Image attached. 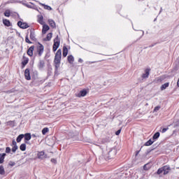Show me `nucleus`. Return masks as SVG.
<instances>
[{
    "label": "nucleus",
    "instance_id": "6e6d98bb",
    "mask_svg": "<svg viewBox=\"0 0 179 179\" xmlns=\"http://www.w3.org/2000/svg\"><path fill=\"white\" fill-rule=\"evenodd\" d=\"M142 148H143V146H141V149H142Z\"/></svg>",
    "mask_w": 179,
    "mask_h": 179
},
{
    "label": "nucleus",
    "instance_id": "e433bc0d",
    "mask_svg": "<svg viewBox=\"0 0 179 179\" xmlns=\"http://www.w3.org/2000/svg\"><path fill=\"white\" fill-rule=\"evenodd\" d=\"M16 164V163H15V162H12L10 161L8 163V166H10L11 167H13V166H15Z\"/></svg>",
    "mask_w": 179,
    "mask_h": 179
},
{
    "label": "nucleus",
    "instance_id": "c03bdc74",
    "mask_svg": "<svg viewBox=\"0 0 179 179\" xmlns=\"http://www.w3.org/2000/svg\"><path fill=\"white\" fill-rule=\"evenodd\" d=\"M120 134H121V129L117 130L116 132H115V135L118 136L120 135Z\"/></svg>",
    "mask_w": 179,
    "mask_h": 179
},
{
    "label": "nucleus",
    "instance_id": "0eeeda50",
    "mask_svg": "<svg viewBox=\"0 0 179 179\" xmlns=\"http://www.w3.org/2000/svg\"><path fill=\"white\" fill-rule=\"evenodd\" d=\"M38 55L39 57H41L43 55V52H44V45L43 44L40 43V42L38 43Z\"/></svg>",
    "mask_w": 179,
    "mask_h": 179
},
{
    "label": "nucleus",
    "instance_id": "7ed1b4c3",
    "mask_svg": "<svg viewBox=\"0 0 179 179\" xmlns=\"http://www.w3.org/2000/svg\"><path fill=\"white\" fill-rule=\"evenodd\" d=\"M117 155V149L115 148H111L109 152H108V160L111 159H114L115 156Z\"/></svg>",
    "mask_w": 179,
    "mask_h": 179
},
{
    "label": "nucleus",
    "instance_id": "8fccbe9b",
    "mask_svg": "<svg viewBox=\"0 0 179 179\" xmlns=\"http://www.w3.org/2000/svg\"><path fill=\"white\" fill-rule=\"evenodd\" d=\"M36 134H32V138H36Z\"/></svg>",
    "mask_w": 179,
    "mask_h": 179
},
{
    "label": "nucleus",
    "instance_id": "1a4fd4ad",
    "mask_svg": "<svg viewBox=\"0 0 179 179\" xmlns=\"http://www.w3.org/2000/svg\"><path fill=\"white\" fill-rule=\"evenodd\" d=\"M18 27H20V29H28L29 24H27V22H22V21H19L17 22Z\"/></svg>",
    "mask_w": 179,
    "mask_h": 179
},
{
    "label": "nucleus",
    "instance_id": "4be33fe9",
    "mask_svg": "<svg viewBox=\"0 0 179 179\" xmlns=\"http://www.w3.org/2000/svg\"><path fill=\"white\" fill-rule=\"evenodd\" d=\"M39 5L44 6V9H46L47 10H52V8L50 6L45 5L43 3H39Z\"/></svg>",
    "mask_w": 179,
    "mask_h": 179
},
{
    "label": "nucleus",
    "instance_id": "4468645a",
    "mask_svg": "<svg viewBox=\"0 0 179 179\" xmlns=\"http://www.w3.org/2000/svg\"><path fill=\"white\" fill-rule=\"evenodd\" d=\"M34 45L31 46L27 50V55L33 57V51H34Z\"/></svg>",
    "mask_w": 179,
    "mask_h": 179
},
{
    "label": "nucleus",
    "instance_id": "f03ea898",
    "mask_svg": "<svg viewBox=\"0 0 179 179\" xmlns=\"http://www.w3.org/2000/svg\"><path fill=\"white\" fill-rule=\"evenodd\" d=\"M59 44H61V40L59 39V36L57 35L55 38L54 39V43H53V52H55L58 48H59Z\"/></svg>",
    "mask_w": 179,
    "mask_h": 179
},
{
    "label": "nucleus",
    "instance_id": "a211bd4d",
    "mask_svg": "<svg viewBox=\"0 0 179 179\" xmlns=\"http://www.w3.org/2000/svg\"><path fill=\"white\" fill-rule=\"evenodd\" d=\"M51 38H52V32L48 34L46 38H45L43 39V41H50Z\"/></svg>",
    "mask_w": 179,
    "mask_h": 179
},
{
    "label": "nucleus",
    "instance_id": "f3484780",
    "mask_svg": "<svg viewBox=\"0 0 179 179\" xmlns=\"http://www.w3.org/2000/svg\"><path fill=\"white\" fill-rule=\"evenodd\" d=\"M48 23L52 29H55L57 27V25L55 24V22L53 20H48Z\"/></svg>",
    "mask_w": 179,
    "mask_h": 179
},
{
    "label": "nucleus",
    "instance_id": "412c9836",
    "mask_svg": "<svg viewBox=\"0 0 179 179\" xmlns=\"http://www.w3.org/2000/svg\"><path fill=\"white\" fill-rule=\"evenodd\" d=\"M3 24H4V26H6L7 27H10V21H9V20H3Z\"/></svg>",
    "mask_w": 179,
    "mask_h": 179
},
{
    "label": "nucleus",
    "instance_id": "37998d69",
    "mask_svg": "<svg viewBox=\"0 0 179 179\" xmlns=\"http://www.w3.org/2000/svg\"><path fill=\"white\" fill-rule=\"evenodd\" d=\"M148 164H146L144 165V166H143L144 170H149V168H148Z\"/></svg>",
    "mask_w": 179,
    "mask_h": 179
},
{
    "label": "nucleus",
    "instance_id": "a18cd8bd",
    "mask_svg": "<svg viewBox=\"0 0 179 179\" xmlns=\"http://www.w3.org/2000/svg\"><path fill=\"white\" fill-rule=\"evenodd\" d=\"M152 152V150H148L146 152V155H149Z\"/></svg>",
    "mask_w": 179,
    "mask_h": 179
},
{
    "label": "nucleus",
    "instance_id": "58836bf2",
    "mask_svg": "<svg viewBox=\"0 0 179 179\" xmlns=\"http://www.w3.org/2000/svg\"><path fill=\"white\" fill-rule=\"evenodd\" d=\"M6 153H10V147L6 148Z\"/></svg>",
    "mask_w": 179,
    "mask_h": 179
},
{
    "label": "nucleus",
    "instance_id": "7c9ffc66",
    "mask_svg": "<svg viewBox=\"0 0 179 179\" xmlns=\"http://www.w3.org/2000/svg\"><path fill=\"white\" fill-rule=\"evenodd\" d=\"M20 150H22V152H24V150H26V144L24 143L21 144L20 146Z\"/></svg>",
    "mask_w": 179,
    "mask_h": 179
},
{
    "label": "nucleus",
    "instance_id": "393cba45",
    "mask_svg": "<svg viewBox=\"0 0 179 179\" xmlns=\"http://www.w3.org/2000/svg\"><path fill=\"white\" fill-rule=\"evenodd\" d=\"M169 83H166L161 86L160 89L161 90H166V89H167V87H169Z\"/></svg>",
    "mask_w": 179,
    "mask_h": 179
},
{
    "label": "nucleus",
    "instance_id": "cd10ccee",
    "mask_svg": "<svg viewBox=\"0 0 179 179\" xmlns=\"http://www.w3.org/2000/svg\"><path fill=\"white\" fill-rule=\"evenodd\" d=\"M44 17L43 15H41L38 17V22L40 23V24H44V21H43Z\"/></svg>",
    "mask_w": 179,
    "mask_h": 179
},
{
    "label": "nucleus",
    "instance_id": "9d476101",
    "mask_svg": "<svg viewBox=\"0 0 179 179\" xmlns=\"http://www.w3.org/2000/svg\"><path fill=\"white\" fill-rule=\"evenodd\" d=\"M162 169L164 170V176H166V174H169V171H171V168L169 165H165L162 166Z\"/></svg>",
    "mask_w": 179,
    "mask_h": 179
},
{
    "label": "nucleus",
    "instance_id": "603ef678",
    "mask_svg": "<svg viewBox=\"0 0 179 179\" xmlns=\"http://www.w3.org/2000/svg\"><path fill=\"white\" fill-rule=\"evenodd\" d=\"M143 34H145V31H143V34H142V36H143Z\"/></svg>",
    "mask_w": 179,
    "mask_h": 179
},
{
    "label": "nucleus",
    "instance_id": "49530a36",
    "mask_svg": "<svg viewBox=\"0 0 179 179\" xmlns=\"http://www.w3.org/2000/svg\"><path fill=\"white\" fill-rule=\"evenodd\" d=\"M141 152V150H138L136 152V156H138V155H139V152Z\"/></svg>",
    "mask_w": 179,
    "mask_h": 179
},
{
    "label": "nucleus",
    "instance_id": "4d7b16f0",
    "mask_svg": "<svg viewBox=\"0 0 179 179\" xmlns=\"http://www.w3.org/2000/svg\"><path fill=\"white\" fill-rule=\"evenodd\" d=\"M0 125H1V121H0Z\"/></svg>",
    "mask_w": 179,
    "mask_h": 179
},
{
    "label": "nucleus",
    "instance_id": "f704fd0d",
    "mask_svg": "<svg viewBox=\"0 0 179 179\" xmlns=\"http://www.w3.org/2000/svg\"><path fill=\"white\" fill-rule=\"evenodd\" d=\"M48 132V127H45L42 130V134L43 135H45V134Z\"/></svg>",
    "mask_w": 179,
    "mask_h": 179
},
{
    "label": "nucleus",
    "instance_id": "5701e85b",
    "mask_svg": "<svg viewBox=\"0 0 179 179\" xmlns=\"http://www.w3.org/2000/svg\"><path fill=\"white\" fill-rule=\"evenodd\" d=\"M24 141H30L31 139V134L30 133H27L24 135Z\"/></svg>",
    "mask_w": 179,
    "mask_h": 179
},
{
    "label": "nucleus",
    "instance_id": "2f4dec72",
    "mask_svg": "<svg viewBox=\"0 0 179 179\" xmlns=\"http://www.w3.org/2000/svg\"><path fill=\"white\" fill-rule=\"evenodd\" d=\"M4 16H6V17H9V16H10V10H6L4 12Z\"/></svg>",
    "mask_w": 179,
    "mask_h": 179
},
{
    "label": "nucleus",
    "instance_id": "423d86ee",
    "mask_svg": "<svg viewBox=\"0 0 179 179\" xmlns=\"http://www.w3.org/2000/svg\"><path fill=\"white\" fill-rule=\"evenodd\" d=\"M29 30L30 31V40H31L32 41H36L37 38H36V32L34 31V29H30Z\"/></svg>",
    "mask_w": 179,
    "mask_h": 179
},
{
    "label": "nucleus",
    "instance_id": "6ab92c4d",
    "mask_svg": "<svg viewBox=\"0 0 179 179\" xmlns=\"http://www.w3.org/2000/svg\"><path fill=\"white\" fill-rule=\"evenodd\" d=\"M20 3H22L24 5V6H27V8H29L30 9H33V3L31 2H29L31 4H27L23 1H20Z\"/></svg>",
    "mask_w": 179,
    "mask_h": 179
},
{
    "label": "nucleus",
    "instance_id": "b1692460",
    "mask_svg": "<svg viewBox=\"0 0 179 179\" xmlns=\"http://www.w3.org/2000/svg\"><path fill=\"white\" fill-rule=\"evenodd\" d=\"M68 55V48L66 46L63 47V57L65 58Z\"/></svg>",
    "mask_w": 179,
    "mask_h": 179
},
{
    "label": "nucleus",
    "instance_id": "aec40b11",
    "mask_svg": "<svg viewBox=\"0 0 179 179\" xmlns=\"http://www.w3.org/2000/svg\"><path fill=\"white\" fill-rule=\"evenodd\" d=\"M5 156H6V153L0 154V164H2V163H3V162H5Z\"/></svg>",
    "mask_w": 179,
    "mask_h": 179
},
{
    "label": "nucleus",
    "instance_id": "3c124183",
    "mask_svg": "<svg viewBox=\"0 0 179 179\" xmlns=\"http://www.w3.org/2000/svg\"><path fill=\"white\" fill-rule=\"evenodd\" d=\"M162 10H163V8H161V10H160V11H159V13H160Z\"/></svg>",
    "mask_w": 179,
    "mask_h": 179
},
{
    "label": "nucleus",
    "instance_id": "6e6552de",
    "mask_svg": "<svg viewBox=\"0 0 179 179\" xmlns=\"http://www.w3.org/2000/svg\"><path fill=\"white\" fill-rule=\"evenodd\" d=\"M149 75H150V69H146L145 70V73L141 76L142 80L148 79V78H149Z\"/></svg>",
    "mask_w": 179,
    "mask_h": 179
},
{
    "label": "nucleus",
    "instance_id": "864d4df0",
    "mask_svg": "<svg viewBox=\"0 0 179 179\" xmlns=\"http://www.w3.org/2000/svg\"><path fill=\"white\" fill-rule=\"evenodd\" d=\"M150 47H153V45H151Z\"/></svg>",
    "mask_w": 179,
    "mask_h": 179
},
{
    "label": "nucleus",
    "instance_id": "f257e3e1",
    "mask_svg": "<svg viewBox=\"0 0 179 179\" xmlns=\"http://www.w3.org/2000/svg\"><path fill=\"white\" fill-rule=\"evenodd\" d=\"M62 57V50H61V49H59L55 56V73H57V72H58V69L59 68L60 65H61V58Z\"/></svg>",
    "mask_w": 179,
    "mask_h": 179
},
{
    "label": "nucleus",
    "instance_id": "72a5a7b5",
    "mask_svg": "<svg viewBox=\"0 0 179 179\" xmlns=\"http://www.w3.org/2000/svg\"><path fill=\"white\" fill-rule=\"evenodd\" d=\"M164 173V169H163V166L162 168H159L157 171V174H158V176H159V174Z\"/></svg>",
    "mask_w": 179,
    "mask_h": 179
},
{
    "label": "nucleus",
    "instance_id": "20e7f679",
    "mask_svg": "<svg viewBox=\"0 0 179 179\" xmlns=\"http://www.w3.org/2000/svg\"><path fill=\"white\" fill-rule=\"evenodd\" d=\"M89 93V90L83 89L79 93L76 94V97H85Z\"/></svg>",
    "mask_w": 179,
    "mask_h": 179
},
{
    "label": "nucleus",
    "instance_id": "5fc2aeb1",
    "mask_svg": "<svg viewBox=\"0 0 179 179\" xmlns=\"http://www.w3.org/2000/svg\"><path fill=\"white\" fill-rule=\"evenodd\" d=\"M145 106H148V103H146V104H145Z\"/></svg>",
    "mask_w": 179,
    "mask_h": 179
},
{
    "label": "nucleus",
    "instance_id": "c756f323",
    "mask_svg": "<svg viewBox=\"0 0 179 179\" xmlns=\"http://www.w3.org/2000/svg\"><path fill=\"white\" fill-rule=\"evenodd\" d=\"M160 137V133L159 132H157L155 133L153 136H152V139L155 141L156 139H159V138Z\"/></svg>",
    "mask_w": 179,
    "mask_h": 179
},
{
    "label": "nucleus",
    "instance_id": "ddd939ff",
    "mask_svg": "<svg viewBox=\"0 0 179 179\" xmlns=\"http://www.w3.org/2000/svg\"><path fill=\"white\" fill-rule=\"evenodd\" d=\"M67 61L69 64H71V65L73 64V62H75V57L72 55H70L67 57Z\"/></svg>",
    "mask_w": 179,
    "mask_h": 179
},
{
    "label": "nucleus",
    "instance_id": "f8f14e48",
    "mask_svg": "<svg viewBox=\"0 0 179 179\" xmlns=\"http://www.w3.org/2000/svg\"><path fill=\"white\" fill-rule=\"evenodd\" d=\"M29 64V58L24 57V55H23L22 57V69H23V68H24V66H26V64Z\"/></svg>",
    "mask_w": 179,
    "mask_h": 179
},
{
    "label": "nucleus",
    "instance_id": "9b49d317",
    "mask_svg": "<svg viewBox=\"0 0 179 179\" xmlns=\"http://www.w3.org/2000/svg\"><path fill=\"white\" fill-rule=\"evenodd\" d=\"M24 77L27 80H30L31 79V76H30V69H27L24 71Z\"/></svg>",
    "mask_w": 179,
    "mask_h": 179
},
{
    "label": "nucleus",
    "instance_id": "a878e982",
    "mask_svg": "<svg viewBox=\"0 0 179 179\" xmlns=\"http://www.w3.org/2000/svg\"><path fill=\"white\" fill-rule=\"evenodd\" d=\"M24 138V134H20L16 139V141L17 142V143H19V142L22 141V139Z\"/></svg>",
    "mask_w": 179,
    "mask_h": 179
},
{
    "label": "nucleus",
    "instance_id": "09e8293b",
    "mask_svg": "<svg viewBox=\"0 0 179 179\" xmlns=\"http://www.w3.org/2000/svg\"><path fill=\"white\" fill-rule=\"evenodd\" d=\"M8 124H12V123H13V121H9V122H8Z\"/></svg>",
    "mask_w": 179,
    "mask_h": 179
},
{
    "label": "nucleus",
    "instance_id": "ea45409f",
    "mask_svg": "<svg viewBox=\"0 0 179 179\" xmlns=\"http://www.w3.org/2000/svg\"><path fill=\"white\" fill-rule=\"evenodd\" d=\"M12 145H13V146H17V143H16V141L13 140V141H12Z\"/></svg>",
    "mask_w": 179,
    "mask_h": 179
},
{
    "label": "nucleus",
    "instance_id": "de8ad7c7",
    "mask_svg": "<svg viewBox=\"0 0 179 179\" xmlns=\"http://www.w3.org/2000/svg\"><path fill=\"white\" fill-rule=\"evenodd\" d=\"M78 62H81L82 63V62H83V60L82 59H78Z\"/></svg>",
    "mask_w": 179,
    "mask_h": 179
},
{
    "label": "nucleus",
    "instance_id": "a19ab883",
    "mask_svg": "<svg viewBox=\"0 0 179 179\" xmlns=\"http://www.w3.org/2000/svg\"><path fill=\"white\" fill-rule=\"evenodd\" d=\"M50 162L52 163H53L54 164H57V160L55 159H54V158H52Z\"/></svg>",
    "mask_w": 179,
    "mask_h": 179
},
{
    "label": "nucleus",
    "instance_id": "79ce46f5",
    "mask_svg": "<svg viewBox=\"0 0 179 179\" xmlns=\"http://www.w3.org/2000/svg\"><path fill=\"white\" fill-rule=\"evenodd\" d=\"M169 130V128H164L162 130V134H164V132H166V131Z\"/></svg>",
    "mask_w": 179,
    "mask_h": 179
},
{
    "label": "nucleus",
    "instance_id": "bb28decb",
    "mask_svg": "<svg viewBox=\"0 0 179 179\" xmlns=\"http://www.w3.org/2000/svg\"><path fill=\"white\" fill-rule=\"evenodd\" d=\"M154 143H155V141H152V139H150L144 144V146H150L153 145Z\"/></svg>",
    "mask_w": 179,
    "mask_h": 179
},
{
    "label": "nucleus",
    "instance_id": "4c0bfd02",
    "mask_svg": "<svg viewBox=\"0 0 179 179\" xmlns=\"http://www.w3.org/2000/svg\"><path fill=\"white\" fill-rule=\"evenodd\" d=\"M161 107L160 106H157L154 108V111L157 112L159 110H160Z\"/></svg>",
    "mask_w": 179,
    "mask_h": 179
},
{
    "label": "nucleus",
    "instance_id": "dca6fc26",
    "mask_svg": "<svg viewBox=\"0 0 179 179\" xmlns=\"http://www.w3.org/2000/svg\"><path fill=\"white\" fill-rule=\"evenodd\" d=\"M45 66V62L44 60H39V63L38 64V68L39 69H43Z\"/></svg>",
    "mask_w": 179,
    "mask_h": 179
},
{
    "label": "nucleus",
    "instance_id": "2eb2a0df",
    "mask_svg": "<svg viewBox=\"0 0 179 179\" xmlns=\"http://www.w3.org/2000/svg\"><path fill=\"white\" fill-rule=\"evenodd\" d=\"M48 30H50V27L47 24H43V29H42L43 34H45L47 31H48Z\"/></svg>",
    "mask_w": 179,
    "mask_h": 179
},
{
    "label": "nucleus",
    "instance_id": "c85d7f7f",
    "mask_svg": "<svg viewBox=\"0 0 179 179\" xmlns=\"http://www.w3.org/2000/svg\"><path fill=\"white\" fill-rule=\"evenodd\" d=\"M0 176H5V169L2 165L0 166Z\"/></svg>",
    "mask_w": 179,
    "mask_h": 179
},
{
    "label": "nucleus",
    "instance_id": "473e14b6",
    "mask_svg": "<svg viewBox=\"0 0 179 179\" xmlns=\"http://www.w3.org/2000/svg\"><path fill=\"white\" fill-rule=\"evenodd\" d=\"M25 42L27 43L28 44H32L33 43L30 41V39H29V35H27L25 36Z\"/></svg>",
    "mask_w": 179,
    "mask_h": 179
},
{
    "label": "nucleus",
    "instance_id": "c9c22d12",
    "mask_svg": "<svg viewBox=\"0 0 179 179\" xmlns=\"http://www.w3.org/2000/svg\"><path fill=\"white\" fill-rule=\"evenodd\" d=\"M18 148H19L17 147V145L13 146V147L12 148V152H13V153H15V152H16V150H17Z\"/></svg>",
    "mask_w": 179,
    "mask_h": 179
},
{
    "label": "nucleus",
    "instance_id": "39448f33",
    "mask_svg": "<svg viewBox=\"0 0 179 179\" xmlns=\"http://www.w3.org/2000/svg\"><path fill=\"white\" fill-rule=\"evenodd\" d=\"M37 157L38 159H40V160H44V159H47V154H45L44 151H38L37 153Z\"/></svg>",
    "mask_w": 179,
    "mask_h": 179
}]
</instances>
